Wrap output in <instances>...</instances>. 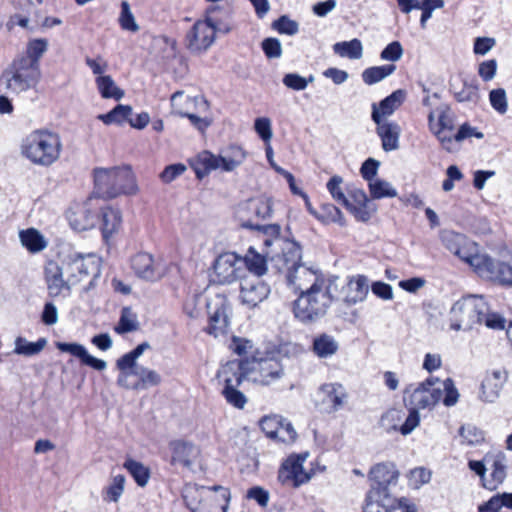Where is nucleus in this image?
Returning a JSON list of instances; mask_svg holds the SVG:
<instances>
[{
	"label": "nucleus",
	"mask_w": 512,
	"mask_h": 512,
	"mask_svg": "<svg viewBox=\"0 0 512 512\" xmlns=\"http://www.w3.org/2000/svg\"><path fill=\"white\" fill-rule=\"evenodd\" d=\"M242 257L234 252L220 254L214 262L215 281L219 284H230L242 279Z\"/></svg>",
	"instance_id": "nucleus-13"
},
{
	"label": "nucleus",
	"mask_w": 512,
	"mask_h": 512,
	"mask_svg": "<svg viewBox=\"0 0 512 512\" xmlns=\"http://www.w3.org/2000/svg\"><path fill=\"white\" fill-rule=\"evenodd\" d=\"M241 366L237 362H228L220 371V375L224 378V388L222 394L228 404L243 409L247 403V397L238 390L242 381L246 378L241 373Z\"/></svg>",
	"instance_id": "nucleus-10"
},
{
	"label": "nucleus",
	"mask_w": 512,
	"mask_h": 512,
	"mask_svg": "<svg viewBox=\"0 0 512 512\" xmlns=\"http://www.w3.org/2000/svg\"><path fill=\"white\" fill-rule=\"evenodd\" d=\"M94 183L96 193L107 199L132 195L138 191L135 176L129 166L96 168Z\"/></svg>",
	"instance_id": "nucleus-3"
},
{
	"label": "nucleus",
	"mask_w": 512,
	"mask_h": 512,
	"mask_svg": "<svg viewBox=\"0 0 512 512\" xmlns=\"http://www.w3.org/2000/svg\"><path fill=\"white\" fill-rule=\"evenodd\" d=\"M342 291L344 294L343 300L348 305L362 302L369 291L368 279L363 275L353 276L349 278Z\"/></svg>",
	"instance_id": "nucleus-27"
},
{
	"label": "nucleus",
	"mask_w": 512,
	"mask_h": 512,
	"mask_svg": "<svg viewBox=\"0 0 512 512\" xmlns=\"http://www.w3.org/2000/svg\"><path fill=\"white\" fill-rule=\"evenodd\" d=\"M450 329L454 331L473 329L484 324L490 329H504L505 319L498 313L490 312L482 296L469 295L456 301L449 311Z\"/></svg>",
	"instance_id": "nucleus-1"
},
{
	"label": "nucleus",
	"mask_w": 512,
	"mask_h": 512,
	"mask_svg": "<svg viewBox=\"0 0 512 512\" xmlns=\"http://www.w3.org/2000/svg\"><path fill=\"white\" fill-rule=\"evenodd\" d=\"M315 217L324 223H337L341 226L345 225L342 212L331 203H323L319 208V213H315Z\"/></svg>",
	"instance_id": "nucleus-52"
},
{
	"label": "nucleus",
	"mask_w": 512,
	"mask_h": 512,
	"mask_svg": "<svg viewBox=\"0 0 512 512\" xmlns=\"http://www.w3.org/2000/svg\"><path fill=\"white\" fill-rule=\"evenodd\" d=\"M396 502L391 492L369 489L363 510L364 512H393L397 507Z\"/></svg>",
	"instance_id": "nucleus-22"
},
{
	"label": "nucleus",
	"mask_w": 512,
	"mask_h": 512,
	"mask_svg": "<svg viewBox=\"0 0 512 512\" xmlns=\"http://www.w3.org/2000/svg\"><path fill=\"white\" fill-rule=\"evenodd\" d=\"M281 254L272 257L279 272L285 273L286 271L294 268L301 263L302 252L298 243L293 240H278Z\"/></svg>",
	"instance_id": "nucleus-19"
},
{
	"label": "nucleus",
	"mask_w": 512,
	"mask_h": 512,
	"mask_svg": "<svg viewBox=\"0 0 512 512\" xmlns=\"http://www.w3.org/2000/svg\"><path fill=\"white\" fill-rule=\"evenodd\" d=\"M321 391L325 394V401L331 404L333 411L341 409L347 400V394L341 384L329 383L321 387Z\"/></svg>",
	"instance_id": "nucleus-37"
},
{
	"label": "nucleus",
	"mask_w": 512,
	"mask_h": 512,
	"mask_svg": "<svg viewBox=\"0 0 512 512\" xmlns=\"http://www.w3.org/2000/svg\"><path fill=\"white\" fill-rule=\"evenodd\" d=\"M272 28L280 34L295 35L299 31V25L296 21L283 15L272 23Z\"/></svg>",
	"instance_id": "nucleus-60"
},
{
	"label": "nucleus",
	"mask_w": 512,
	"mask_h": 512,
	"mask_svg": "<svg viewBox=\"0 0 512 512\" xmlns=\"http://www.w3.org/2000/svg\"><path fill=\"white\" fill-rule=\"evenodd\" d=\"M210 311L209 326L207 332L217 337L220 334H224L229 326L228 307L222 301L219 305H215L212 310V306H208Z\"/></svg>",
	"instance_id": "nucleus-30"
},
{
	"label": "nucleus",
	"mask_w": 512,
	"mask_h": 512,
	"mask_svg": "<svg viewBox=\"0 0 512 512\" xmlns=\"http://www.w3.org/2000/svg\"><path fill=\"white\" fill-rule=\"evenodd\" d=\"M60 149L59 136L49 130H34L21 144V154L40 166L53 164L59 158Z\"/></svg>",
	"instance_id": "nucleus-4"
},
{
	"label": "nucleus",
	"mask_w": 512,
	"mask_h": 512,
	"mask_svg": "<svg viewBox=\"0 0 512 512\" xmlns=\"http://www.w3.org/2000/svg\"><path fill=\"white\" fill-rule=\"evenodd\" d=\"M455 255L468 263L480 277L481 271L490 264V256L480 254L476 243L468 239L465 240V244L460 246L459 253H455Z\"/></svg>",
	"instance_id": "nucleus-24"
},
{
	"label": "nucleus",
	"mask_w": 512,
	"mask_h": 512,
	"mask_svg": "<svg viewBox=\"0 0 512 512\" xmlns=\"http://www.w3.org/2000/svg\"><path fill=\"white\" fill-rule=\"evenodd\" d=\"M19 237L22 245L31 253L40 252L47 246L43 235L34 228L21 231Z\"/></svg>",
	"instance_id": "nucleus-39"
},
{
	"label": "nucleus",
	"mask_w": 512,
	"mask_h": 512,
	"mask_svg": "<svg viewBox=\"0 0 512 512\" xmlns=\"http://www.w3.org/2000/svg\"><path fill=\"white\" fill-rule=\"evenodd\" d=\"M65 273L73 285L90 275L96 277L100 273L99 259L94 254L72 255L65 263Z\"/></svg>",
	"instance_id": "nucleus-12"
},
{
	"label": "nucleus",
	"mask_w": 512,
	"mask_h": 512,
	"mask_svg": "<svg viewBox=\"0 0 512 512\" xmlns=\"http://www.w3.org/2000/svg\"><path fill=\"white\" fill-rule=\"evenodd\" d=\"M65 266L61 267L55 261H48L45 265V279L47 282V287L49 294L52 297L59 296L64 291H69L70 286L73 285L72 282L69 281V275H66V279H64Z\"/></svg>",
	"instance_id": "nucleus-20"
},
{
	"label": "nucleus",
	"mask_w": 512,
	"mask_h": 512,
	"mask_svg": "<svg viewBox=\"0 0 512 512\" xmlns=\"http://www.w3.org/2000/svg\"><path fill=\"white\" fill-rule=\"evenodd\" d=\"M95 84L99 94L104 99H113L119 101L125 95L124 90L117 86L110 75L96 77Z\"/></svg>",
	"instance_id": "nucleus-34"
},
{
	"label": "nucleus",
	"mask_w": 512,
	"mask_h": 512,
	"mask_svg": "<svg viewBox=\"0 0 512 512\" xmlns=\"http://www.w3.org/2000/svg\"><path fill=\"white\" fill-rule=\"evenodd\" d=\"M47 345L45 338H39L36 342H30L24 337H17L14 341L13 353L31 357L39 354Z\"/></svg>",
	"instance_id": "nucleus-40"
},
{
	"label": "nucleus",
	"mask_w": 512,
	"mask_h": 512,
	"mask_svg": "<svg viewBox=\"0 0 512 512\" xmlns=\"http://www.w3.org/2000/svg\"><path fill=\"white\" fill-rule=\"evenodd\" d=\"M119 24L121 28L126 31L137 32L139 30V25L136 23L134 15L130 9V5L127 1H123L121 3Z\"/></svg>",
	"instance_id": "nucleus-55"
},
{
	"label": "nucleus",
	"mask_w": 512,
	"mask_h": 512,
	"mask_svg": "<svg viewBox=\"0 0 512 512\" xmlns=\"http://www.w3.org/2000/svg\"><path fill=\"white\" fill-rule=\"evenodd\" d=\"M431 126L438 125V128H453L454 113L446 104H441L429 113Z\"/></svg>",
	"instance_id": "nucleus-45"
},
{
	"label": "nucleus",
	"mask_w": 512,
	"mask_h": 512,
	"mask_svg": "<svg viewBox=\"0 0 512 512\" xmlns=\"http://www.w3.org/2000/svg\"><path fill=\"white\" fill-rule=\"evenodd\" d=\"M337 284L335 280L326 279L299 294L294 301V315L303 323H312L326 315L336 299Z\"/></svg>",
	"instance_id": "nucleus-2"
},
{
	"label": "nucleus",
	"mask_w": 512,
	"mask_h": 512,
	"mask_svg": "<svg viewBox=\"0 0 512 512\" xmlns=\"http://www.w3.org/2000/svg\"><path fill=\"white\" fill-rule=\"evenodd\" d=\"M243 227L262 232L264 235L263 243L265 246H271L273 243H277L279 245L278 240H283L279 237L281 227L278 224L261 225L258 222L248 220L243 222Z\"/></svg>",
	"instance_id": "nucleus-42"
},
{
	"label": "nucleus",
	"mask_w": 512,
	"mask_h": 512,
	"mask_svg": "<svg viewBox=\"0 0 512 512\" xmlns=\"http://www.w3.org/2000/svg\"><path fill=\"white\" fill-rule=\"evenodd\" d=\"M243 264L253 274L252 277H261L267 271L266 257L250 247L245 256L242 257Z\"/></svg>",
	"instance_id": "nucleus-35"
},
{
	"label": "nucleus",
	"mask_w": 512,
	"mask_h": 512,
	"mask_svg": "<svg viewBox=\"0 0 512 512\" xmlns=\"http://www.w3.org/2000/svg\"><path fill=\"white\" fill-rule=\"evenodd\" d=\"M333 51L340 57L349 59H360L363 56V46L359 39L337 42L333 45Z\"/></svg>",
	"instance_id": "nucleus-43"
},
{
	"label": "nucleus",
	"mask_w": 512,
	"mask_h": 512,
	"mask_svg": "<svg viewBox=\"0 0 512 512\" xmlns=\"http://www.w3.org/2000/svg\"><path fill=\"white\" fill-rule=\"evenodd\" d=\"M270 294L269 285L260 277H245L241 279L240 301L248 308H255Z\"/></svg>",
	"instance_id": "nucleus-15"
},
{
	"label": "nucleus",
	"mask_w": 512,
	"mask_h": 512,
	"mask_svg": "<svg viewBox=\"0 0 512 512\" xmlns=\"http://www.w3.org/2000/svg\"><path fill=\"white\" fill-rule=\"evenodd\" d=\"M126 478L122 474L111 478L109 484L103 489L102 497L105 502L117 503L124 492Z\"/></svg>",
	"instance_id": "nucleus-47"
},
{
	"label": "nucleus",
	"mask_w": 512,
	"mask_h": 512,
	"mask_svg": "<svg viewBox=\"0 0 512 512\" xmlns=\"http://www.w3.org/2000/svg\"><path fill=\"white\" fill-rule=\"evenodd\" d=\"M122 217L118 209L105 207L102 209V233L104 238H108L115 233L121 224Z\"/></svg>",
	"instance_id": "nucleus-41"
},
{
	"label": "nucleus",
	"mask_w": 512,
	"mask_h": 512,
	"mask_svg": "<svg viewBox=\"0 0 512 512\" xmlns=\"http://www.w3.org/2000/svg\"><path fill=\"white\" fill-rule=\"evenodd\" d=\"M283 420L278 415L265 416L260 420V427L269 438L273 439Z\"/></svg>",
	"instance_id": "nucleus-61"
},
{
	"label": "nucleus",
	"mask_w": 512,
	"mask_h": 512,
	"mask_svg": "<svg viewBox=\"0 0 512 512\" xmlns=\"http://www.w3.org/2000/svg\"><path fill=\"white\" fill-rule=\"evenodd\" d=\"M123 467L131 474L135 482L140 487H145L150 479V469L143 463L132 458L126 459Z\"/></svg>",
	"instance_id": "nucleus-46"
},
{
	"label": "nucleus",
	"mask_w": 512,
	"mask_h": 512,
	"mask_svg": "<svg viewBox=\"0 0 512 512\" xmlns=\"http://www.w3.org/2000/svg\"><path fill=\"white\" fill-rule=\"evenodd\" d=\"M261 47L265 56L269 59H277L282 56V45L277 38H265L261 43Z\"/></svg>",
	"instance_id": "nucleus-62"
},
{
	"label": "nucleus",
	"mask_w": 512,
	"mask_h": 512,
	"mask_svg": "<svg viewBox=\"0 0 512 512\" xmlns=\"http://www.w3.org/2000/svg\"><path fill=\"white\" fill-rule=\"evenodd\" d=\"M215 34L210 18L204 17L194 23L186 35L187 46L192 52L206 51L215 41Z\"/></svg>",
	"instance_id": "nucleus-14"
},
{
	"label": "nucleus",
	"mask_w": 512,
	"mask_h": 512,
	"mask_svg": "<svg viewBox=\"0 0 512 512\" xmlns=\"http://www.w3.org/2000/svg\"><path fill=\"white\" fill-rule=\"evenodd\" d=\"M396 70V66L394 64H387L382 66H373L366 68L361 76L362 80L367 85L376 84L391 74H393Z\"/></svg>",
	"instance_id": "nucleus-44"
},
{
	"label": "nucleus",
	"mask_w": 512,
	"mask_h": 512,
	"mask_svg": "<svg viewBox=\"0 0 512 512\" xmlns=\"http://www.w3.org/2000/svg\"><path fill=\"white\" fill-rule=\"evenodd\" d=\"M139 328L137 315L129 307H124L121 311L120 320L115 327L118 334H125L128 332L136 331Z\"/></svg>",
	"instance_id": "nucleus-51"
},
{
	"label": "nucleus",
	"mask_w": 512,
	"mask_h": 512,
	"mask_svg": "<svg viewBox=\"0 0 512 512\" xmlns=\"http://www.w3.org/2000/svg\"><path fill=\"white\" fill-rule=\"evenodd\" d=\"M96 219V214L87 203L77 207L75 211H70L68 214L71 227L77 231H85L93 228L96 224Z\"/></svg>",
	"instance_id": "nucleus-31"
},
{
	"label": "nucleus",
	"mask_w": 512,
	"mask_h": 512,
	"mask_svg": "<svg viewBox=\"0 0 512 512\" xmlns=\"http://www.w3.org/2000/svg\"><path fill=\"white\" fill-rule=\"evenodd\" d=\"M404 50L399 41L389 43L380 53L383 61L396 62L403 56Z\"/></svg>",
	"instance_id": "nucleus-63"
},
{
	"label": "nucleus",
	"mask_w": 512,
	"mask_h": 512,
	"mask_svg": "<svg viewBox=\"0 0 512 512\" xmlns=\"http://www.w3.org/2000/svg\"><path fill=\"white\" fill-rule=\"evenodd\" d=\"M241 366V373L246 380L267 386L283 376V367L274 353H267L265 357H252V359L236 361Z\"/></svg>",
	"instance_id": "nucleus-7"
},
{
	"label": "nucleus",
	"mask_w": 512,
	"mask_h": 512,
	"mask_svg": "<svg viewBox=\"0 0 512 512\" xmlns=\"http://www.w3.org/2000/svg\"><path fill=\"white\" fill-rule=\"evenodd\" d=\"M490 479H485L483 486L489 490H494L501 484L506 478V465L504 463V457H496L492 463V471L490 473Z\"/></svg>",
	"instance_id": "nucleus-48"
},
{
	"label": "nucleus",
	"mask_w": 512,
	"mask_h": 512,
	"mask_svg": "<svg viewBox=\"0 0 512 512\" xmlns=\"http://www.w3.org/2000/svg\"><path fill=\"white\" fill-rule=\"evenodd\" d=\"M378 133L384 151L390 152L399 148L400 134L398 130H378Z\"/></svg>",
	"instance_id": "nucleus-58"
},
{
	"label": "nucleus",
	"mask_w": 512,
	"mask_h": 512,
	"mask_svg": "<svg viewBox=\"0 0 512 512\" xmlns=\"http://www.w3.org/2000/svg\"><path fill=\"white\" fill-rule=\"evenodd\" d=\"M189 163L198 179L204 178L211 171L217 169L222 170V159L220 154L215 155L207 150L202 151L196 157L191 158Z\"/></svg>",
	"instance_id": "nucleus-25"
},
{
	"label": "nucleus",
	"mask_w": 512,
	"mask_h": 512,
	"mask_svg": "<svg viewBox=\"0 0 512 512\" xmlns=\"http://www.w3.org/2000/svg\"><path fill=\"white\" fill-rule=\"evenodd\" d=\"M183 498L191 512H226L230 492L222 486L187 484L183 490Z\"/></svg>",
	"instance_id": "nucleus-5"
},
{
	"label": "nucleus",
	"mask_w": 512,
	"mask_h": 512,
	"mask_svg": "<svg viewBox=\"0 0 512 512\" xmlns=\"http://www.w3.org/2000/svg\"><path fill=\"white\" fill-rule=\"evenodd\" d=\"M289 286L300 293L311 289L313 286L323 282L325 278L321 273L306 267L302 262L294 268L285 272Z\"/></svg>",
	"instance_id": "nucleus-16"
},
{
	"label": "nucleus",
	"mask_w": 512,
	"mask_h": 512,
	"mask_svg": "<svg viewBox=\"0 0 512 512\" xmlns=\"http://www.w3.org/2000/svg\"><path fill=\"white\" fill-rule=\"evenodd\" d=\"M172 450V463L190 467L198 455V448L190 442L173 441L170 444Z\"/></svg>",
	"instance_id": "nucleus-32"
},
{
	"label": "nucleus",
	"mask_w": 512,
	"mask_h": 512,
	"mask_svg": "<svg viewBox=\"0 0 512 512\" xmlns=\"http://www.w3.org/2000/svg\"><path fill=\"white\" fill-rule=\"evenodd\" d=\"M405 97L406 92L399 89L383 99L379 105L373 104L372 118L374 122L380 125L387 116L393 114L402 105Z\"/></svg>",
	"instance_id": "nucleus-23"
},
{
	"label": "nucleus",
	"mask_w": 512,
	"mask_h": 512,
	"mask_svg": "<svg viewBox=\"0 0 512 512\" xmlns=\"http://www.w3.org/2000/svg\"><path fill=\"white\" fill-rule=\"evenodd\" d=\"M131 266L136 275L146 280H155L161 276L158 266L149 253H138L131 260Z\"/></svg>",
	"instance_id": "nucleus-28"
},
{
	"label": "nucleus",
	"mask_w": 512,
	"mask_h": 512,
	"mask_svg": "<svg viewBox=\"0 0 512 512\" xmlns=\"http://www.w3.org/2000/svg\"><path fill=\"white\" fill-rule=\"evenodd\" d=\"M41 79V69L30 60L16 58L3 72L0 84L13 93H21L34 88Z\"/></svg>",
	"instance_id": "nucleus-6"
},
{
	"label": "nucleus",
	"mask_w": 512,
	"mask_h": 512,
	"mask_svg": "<svg viewBox=\"0 0 512 512\" xmlns=\"http://www.w3.org/2000/svg\"><path fill=\"white\" fill-rule=\"evenodd\" d=\"M131 373L139 378L138 381L134 383L133 390H141L157 386L162 381L161 375L157 371L144 366L135 367L134 370H131Z\"/></svg>",
	"instance_id": "nucleus-36"
},
{
	"label": "nucleus",
	"mask_w": 512,
	"mask_h": 512,
	"mask_svg": "<svg viewBox=\"0 0 512 512\" xmlns=\"http://www.w3.org/2000/svg\"><path fill=\"white\" fill-rule=\"evenodd\" d=\"M442 389V400L443 404L447 407L454 406L459 399V392L454 385L451 378H447L444 381H440Z\"/></svg>",
	"instance_id": "nucleus-56"
},
{
	"label": "nucleus",
	"mask_w": 512,
	"mask_h": 512,
	"mask_svg": "<svg viewBox=\"0 0 512 512\" xmlns=\"http://www.w3.org/2000/svg\"><path fill=\"white\" fill-rule=\"evenodd\" d=\"M308 452L290 455L281 465L278 472V480L285 486L297 488L307 483L311 475L304 471L303 464L308 457Z\"/></svg>",
	"instance_id": "nucleus-11"
},
{
	"label": "nucleus",
	"mask_w": 512,
	"mask_h": 512,
	"mask_svg": "<svg viewBox=\"0 0 512 512\" xmlns=\"http://www.w3.org/2000/svg\"><path fill=\"white\" fill-rule=\"evenodd\" d=\"M459 436L462 444L475 445L483 440V434L472 425L461 426Z\"/></svg>",
	"instance_id": "nucleus-59"
},
{
	"label": "nucleus",
	"mask_w": 512,
	"mask_h": 512,
	"mask_svg": "<svg viewBox=\"0 0 512 512\" xmlns=\"http://www.w3.org/2000/svg\"><path fill=\"white\" fill-rule=\"evenodd\" d=\"M399 471L393 462H382L374 465L369 471L370 489L390 492V488L398 482Z\"/></svg>",
	"instance_id": "nucleus-17"
},
{
	"label": "nucleus",
	"mask_w": 512,
	"mask_h": 512,
	"mask_svg": "<svg viewBox=\"0 0 512 512\" xmlns=\"http://www.w3.org/2000/svg\"><path fill=\"white\" fill-rule=\"evenodd\" d=\"M222 159V171L231 172L245 160L244 150L237 145H230L219 153Z\"/></svg>",
	"instance_id": "nucleus-33"
},
{
	"label": "nucleus",
	"mask_w": 512,
	"mask_h": 512,
	"mask_svg": "<svg viewBox=\"0 0 512 512\" xmlns=\"http://www.w3.org/2000/svg\"><path fill=\"white\" fill-rule=\"evenodd\" d=\"M48 49V41L44 38L30 40L27 44L26 53L21 57L32 61L40 66V59Z\"/></svg>",
	"instance_id": "nucleus-50"
},
{
	"label": "nucleus",
	"mask_w": 512,
	"mask_h": 512,
	"mask_svg": "<svg viewBox=\"0 0 512 512\" xmlns=\"http://www.w3.org/2000/svg\"><path fill=\"white\" fill-rule=\"evenodd\" d=\"M489 101L493 109L498 113H506L508 109V101L506 91L503 88L491 90L489 93Z\"/></svg>",
	"instance_id": "nucleus-57"
},
{
	"label": "nucleus",
	"mask_w": 512,
	"mask_h": 512,
	"mask_svg": "<svg viewBox=\"0 0 512 512\" xmlns=\"http://www.w3.org/2000/svg\"><path fill=\"white\" fill-rule=\"evenodd\" d=\"M372 199L394 198L397 196L396 189L386 180L376 178L368 183Z\"/></svg>",
	"instance_id": "nucleus-49"
},
{
	"label": "nucleus",
	"mask_w": 512,
	"mask_h": 512,
	"mask_svg": "<svg viewBox=\"0 0 512 512\" xmlns=\"http://www.w3.org/2000/svg\"><path fill=\"white\" fill-rule=\"evenodd\" d=\"M466 239L463 234L451 230H445L441 233L443 245L454 255L455 253H459V248L461 245L465 244Z\"/></svg>",
	"instance_id": "nucleus-54"
},
{
	"label": "nucleus",
	"mask_w": 512,
	"mask_h": 512,
	"mask_svg": "<svg viewBox=\"0 0 512 512\" xmlns=\"http://www.w3.org/2000/svg\"><path fill=\"white\" fill-rule=\"evenodd\" d=\"M296 437L297 433L291 423L283 420L273 439L285 444H291L296 440Z\"/></svg>",
	"instance_id": "nucleus-64"
},
{
	"label": "nucleus",
	"mask_w": 512,
	"mask_h": 512,
	"mask_svg": "<svg viewBox=\"0 0 512 512\" xmlns=\"http://www.w3.org/2000/svg\"><path fill=\"white\" fill-rule=\"evenodd\" d=\"M339 344L336 339L328 334H321L313 340V352L319 358H328L337 353Z\"/></svg>",
	"instance_id": "nucleus-38"
},
{
	"label": "nucleus",
	"mask_w": 512,
	"mask_h": 512,
	"mask_svg": "<svg viewBox=\"0 0 512 512\" xmlns=\"http://www.w3.org/2000/svg\"><path fill=\"white\" fill-rule=\"evenodd\" d=\"M150 348V344L148 342H143L136 346L132 351L121 356L117 362L118 369H126V368H135L138 367L137 359Z\"/></svg>",
	"instance_id": "nucleus-53"
},
{
	"label": "nucleus",
	"mask_w": 512,
	"mask_h": 512,
	"mask_svg": "<svg viewBox=\"0 0 512 512\" xmlns=\"http://www.w3.org/2000/svg\"><path fill=\"white\" fill-rule=\"evenodd\" d=\"M271 213V201L265 197L249 199L248 201L240 204L237 209V216L241 221L242 227L243 222H246L248 220L255 222L254 218L264 220L270 217Z\"/></svg>",
	"instance_id": "nucleus-18"
},
{
	"label": "nucleus",
	"mask_w": 512,
	"mask_h": 512,
	"mask_svg": "<svg viewBox=\"0 0 512 512\" xmlns=\"http://www.w3.org/2000/svg\"><path fill=\"white\" fill-rule=\"evenodd\" d=\"M507 381V373L503 369L488 372L481 384L480 399L486 403H494Z\"/></svg>",
	"instance_id": "nucleus-21"
},
{
	"label": "nucleus",
	"mask_w": 512,
	"mask_h": 512,
	"mask_svg": "<svg viewBox=\"0 0 512 512\" xmlns=\"http://www.w3.org/2000/svg\"><path fill=\"white\" fill-rule=\"evenodd\" d=\"M171 107L174 113L189 118L193 126L202 128L212 125L207 115L209 104L203 96L191 97L183 91H177L171 96Z\"/></svg>",
	"instance_id": "nucleus-8"
},
{
	"label": "nucleus",
	"mask_w": 512,
	"mask_h": 512,
	"mask_svg": "<svg viewBox=\"0 0 512 512\" xmlns=\"http://www.w3.org/2000/svg\"><path fill=\"white\" fill-rule=\"evenodd\" d=\"M473 130H436L435 136L443 149L449 153L457 152L462 142L472 137Z\"/></svg>",
	"instance_id": "nucleus-29"
},
{
	"label": "nucleus",
	"mask_w": 512,
	"mask_h": 512,
	"mask_svg": "<svg viewBox=\"0 0 512 512\" xmlns=\"http://www.w3.org/2000/svg\"><path fill=\"white\" fill-rule=\"evenodd\" d=\"M481 278L512 286V264L501 262L490 257V264L481 271Z\"/></svg>",
	"instance_id": "nucleus-26"
},
{
	"label": "nucleus",
	"mask_w": 512,
	"mask_h": 512,
	"mask_svg": "<svg viewBox=\"0 0 512 512\" xmlns=\"http://www.w3.org/2000/svg\"><path fill=\"white\" fill-rule=\"evenodd\" d=\"M442 399L440 379L429 377L417 385H409L404 391L406 405L418 410L432 409Z\"/></svg>",
	"instance_id": "nucleus-9"
}]
</instances>
